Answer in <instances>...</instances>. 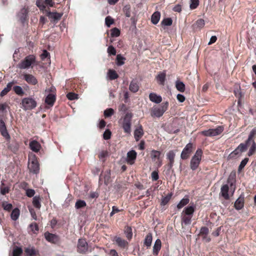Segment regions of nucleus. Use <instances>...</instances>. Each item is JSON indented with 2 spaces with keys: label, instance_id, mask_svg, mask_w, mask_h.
<instances>
[{
  "label": "nucleus",
  "instance_id": "a878e982",
  "mask_svg": "<svg viewBox=\"0 0 256 256\" xmlns=\"http://www.w3.org/2000/svg\"><path fill=\"white\" fill-rule=\"evenodd\" d=\"M115 241L116 244L122 248H125L128 245V242L120 237H116Z\"/></svg>",
  "mask_w": 256,
  "mask_h": 256
},
{
  "label": "nucleus",
  "instance_id": "0eeeda50",
  "mask_svg": "<svg viewBox=\"0 0 256 256\" xmlns=\"http://www.w3.org/2000/svg\"><path fill=\"white\" fill-rule=\"evenodd\" d=\"M224 130L222 126H218L214 128H210L204 130L202 134L206 136H214L220 134Z\"/></svg>",
  "mask_w": 256,
  "mask_h": 256
},
{
  "label": "nucleus",
  "instance_id": "a211bd4d",
  "mask_svg": "<svg viewBox=\"0 0 256 256\" xmlns=\"http://www.w3.org/2000/svg\"><path fill=\"white\" fill-rule=\"evenodd\" d=\"M30 148L33 152H38L41 148V145L36 140H33L30 143Z\"/></svg>",
  "mask_w": 256,
  "mask_h": 256
},
{
  "label": "nucleus",
  "instance_id": "9d476101",
  "mask_svg": "<svg viewBox=\"0 0 256 256\" xmlns=\"http://www.w3.org/2000/svg\"><path fill=\"white\" fill-rule=\"evenodd\" d=\"M192 150V143L188 144L182 150L180 157L183 160L187 159Z\"/></svg>",
  "mask_w": 256,
  "mask_h": 256
},
{
  "label": "nucleus",
  "instance_id": "f704fd0d",
  "mask_svg": "<svg viewBox=\"0 0 256 256\" xmlns=\"http://www.w3.org/2000/svg\"><path fill=\"white\" fill-rule=\"evenodd\" d=\"M20 210L18 208H16L12 210L10 217L13 220H16L18 219L20 216Z\"/></svg>",
  "mask_w": 256,
  "mask_h": 256
},
{
  "label": "nucleus",
  "instance_id": "423d86ee",
  "mask_svg": "<svg viewBox=\"0 0 256 256\" xmlns=\"http://www.w3.org/2000/svg\"><path fill=\"white\" fill-rule=\"evenodd\" d=\"M132 116V114L127 113L124 118L122 123V128L124 132L128 134H130L131 132V120Z\"/></svg>",
  "mask_w": 256,
  "mask_h": 256
},
{
  "label": "nucleus",
  "instance_id": "393cba45",
  "mask_svg": "<svg viewBox=\"0 0 256 256\" xmlns=\"http://www.w3.org/2000/svg\"><path fill=\"white\" fill-rule=\"evenodd\" d=\"M56 100V96L53 94H48L45 99V102L50 106H52Z\"/></svg>",
  "mask_w": 256,
  "mask_h": 256
},
{
  "label": "nucleus",
  "instance_id": "37998d69",
  "mask_svg": "<svg viewBox=\"0 0 256 256\" xmlns=\"http://www.w3.org/2000/svg\"><path fill=\"white\" fill-rule=\"evenodd\" d=\"M22 253V250L21 248L16 246L12 251V256H20Z\"/></svg>",
  "mask_w": 256,
  "mask_h": 256
},
{
  "label": "nucleus",
  "instance_id": "20e7f679",
  "mask_svg": "<svg viewBox=\"0 0 256 256\" xmlns=\"http://www.w3.org/2000/svg\"><path fill=\"white\" fill-rule=\"evenodd\" d=\"M168 106V102L162 104L160 106L154 107L152 109L151 116L153 117L160 118L167 110Z\"/></svg>",
  "mask_w": 256,
  "mask_h": 256
},
{
  "label": "nucleus",
  "instance_id": "bf43d9fd",
  "mask_svg": "<svg viewBox=\"0 0 256 256\" xmlns=\"http://www.w3.org/2000/svg\"><path fill=\"white\" fill-rule=\"evenodd\" d=\"M208 232V228L206 226H204L200 228V234L204 235V236H206Z\"/></svg>",
  "mask_w": 256,
  "mask_h": 256
},
{
  "label": "nucleus",
  "instance_id": "69168bd1",
  "mask_svg": "<svg viewBox=\"0 0 256 256\" xmlns=\"http://www.w3.org/2000/svg\"><path fill=\"white\" fill-rule=\"evenodd\" d=\"M10 187L9 186H5L4 188H0V194L2 195H4L6 194H8L10 192Z\"/></svg>",
  "mask_w": 256,
  "mask_h": 256
},
{
  "label": "nucleus",
  "instance_id": "9b49d317",
  "mask_svg": "<svg viewBox=\"0 0 256 256\" xmlns=\"http://www.w3.org/2000/svg\"><path fill=\"white\" fill-rule=\"evenodd\" d=\"M46 15L52 22H57L62 17L63 14L48 12Z\"/></svg>",
  "mask_w": 256,
  "mask_h": 256
},
{
  "label": "nucleus",
  "instance_id": "473e14b6",
  "mask_svg": "<svg viewBox=\"0 0 256 256\" xmlns=\"http://www.w3.org/2000/svg\"><path fill=\"white\" fill-rule=\"evenodd\" d=\"M41 198L39 196H36L33 198L32 204L38 209H40L41 207L40 204Z\"/></svg>",
  "mask_w": 256,
  "mask_h": 256
},
{
  "label": "nucleus",
  "instance_id": "3c124183",
  "mask_svg": "<svg viewBox=\"0 0 256 256\" xmlns=\"http://www.w3.org/2000/svg\"><path fill=\"white\" fill-rule=\"evenodd\" d=\"M67 98L70 100H74L78 99V94L74 92H69L66 94Z\"/></svg>",
  "mask_w": 256,
  "mask_h": 256
},
{
  "label": "nucleus",
  "instance_id": "dca6fc26",
  "mask_svg": "<svg viewBox=\"0 0 256 256\" xmlns=\"http://www.w3.org/2000/svg\"><path fill=\"white\" fill-rule=\"evenodd\" d=\"M136 152L134 150H132L127 153L126 162L130 164H132L136 158Z\"/></svg>",
  "mask_w": 256,
  "mask_h": 256
},
{
  "label": "nucleus",
  "instance_id": "4468645a",
  "mask_svg": "<svg viewBox=\"0 0 256 256\" xmlns=\"http://www.w3.org/2000/svg\"><path fill=\"white\" fill-rule=\"evenodd\" d=\"M0 132L1 134L6 140L10 139V136L8 132L5 122L2 120H0Z\"/></svg>",
  "mask_w": 256,
  "mask_h": 256
},
{
  "label": "nucleus",
  "instance_id": "7c9ffc66",
  "mask_svg": "<svg viewBox=\"0 0 256 256\" xmlns=\"http://www.w3.org/2000/svg\"><path fill=\"white\" fill-rule=\"evenodd\" d=\"M152 236L151 233L148 234L144 240V245L146 246L148 248L150 247L152 244Z\"/></svg>",
  "mask_w": 256,
  "mask_h": 256
},
{
  "label": "nucleus",
  "instance_id": "338daca9",
  "mask_svg": "<svg viewBox=\"0 0 256 256\" xmlns=\"http://www.w3.org/2000/svg\"><path fill=\"white\" fill-rule=\"evenodd\" d=\"M35 194V191L33 189H28L26 190V195L30 198L33 196Z\"/></svg>",
  "mask_w": 256,
  "mask_h": 256
},
{
  "label": "nucleus",
  "instance_id": "c9c22d12",
  "mask_svg": "<svg viewBox=\"0 0 256 256\" xmlns=\"http://www.w3.org/2000/svg\"><path fill=\"white\" fill-rule=\"evenodd\" d=\"M176 89L180 92H184L185 90V84L180 81H176Z\"/></svg>",
  "mask_w": 256,
  "mask_h": 256
},
{
  "label": "nucleus",
  "instance_id": "a18cd8bd",
  "mask_svg": "<svg viewBox=\"0 0 256 256\" xmlns=\"http://www.w3.org/2000/svg\"><path fill=\"white\" fill-rule=\"evenodd\" d=\"M125 60V58L122 56L121 54H118L116 56V64L118 66H120L124 64V60Z\"/></svg>",
  "mask_w": 256,
  "mask_h": 256
},
{
  "label": "nucleus",
  "instance_id": "f03ea898",
  "mask_svg": "<svg viewBox=\"0 0 256 256\" xmlns=\"http://www.w3.org/2000/svg\"><path fill=\"white\" fill-rule=\"evenodd\" d=\"M28 168L30 171L33 174H36L38 173L40 166L35 154H32L29 156Z\"/></svg>",
  "mask_w": 256,
  "mask_h": 256
},
{
  "label": "nucleus",
  "instance_id": "13d9d810",
  "mask_svg": "<svg viewBox=\"0 0 256 256\" xmlns=\"http://www.w3.org/2000/svg\"><path fill=\"white\" fill-rule=\"evenodd\" d=\"M198 0H190V8L192 10L195 9L198 6Z\"/></svg>",
  "mask_w": 256,
  "mask_h": 256
},
{
  "label": "nucleus",
  "instance_id": "ddd939ff",
  "mask_svg": "<svg viewBox=\"0 0 256 256\" xmlns=\"http://www.w3.org/2000/svg\"><path fill=\"white\" fill-rule=\"evenodd\" d=\"M44 238L47 241L54 244L57 243L60 240L57 235L48 232L44 233Z\"/></svg>",
  "mask_w": 256,
  "mask_h": 256
},
{
  "label": "nucleus",
  "instance_id": "2eb2a0df",
  "mask_svg": "<svg viewBox=\"0 0 256 256\" xmlns=\"http://www.w3.org/2000/svg\"><path fill=\"white\" fill-rule=\"evenodd\" d=\"M196 209V206L194 203L190 204V205L184 208L182 214L192 216Z\"/></svg>",
  "mask_w": 256,
  "mask_h": 256
},
{
  "label": "nucleus",
  "instance_id": "39448f33",
  "mask_svg": "<svg viewBox=\"0 0 256 256\" xmlns=\"http://www.w3.org/2000/svg\"><path fill=\"white\" fill-rule=\"evenodd\" d=\"M35 62V56L32 54L29 55L18 64V68L20 69H28Z\"/></svg>",
  "mask_w": 256,
  "mask_h": 256
},
{
  "label": "nucleus",
  "instance_id": "680f3d73",
  "mask_svg": "<svg viewBox=\"0 0 256 256\" xmlns=\"http://www.w3.org/2000/svg\"><path fill=\"white\" fill-rule=\"evenodd\" d=\"M108 52L110 55L115 56L116 54V50L113 46H110L108 48Z\"/></svg>",
  "mask_w": 256,
  "mask_h": 256
},
{
  "label": "nucleus",
  "instance_id": "79ce46f5",
  "mask_svg": "<svg viewBox=\"0 0 256 256\" xmlns=\"http://www.w3.org/2000/svg\"><path fill=\"white\" fill-rule=\"evenodd\" d=\"M86 206V202L83 200H78L75 204V208L80 209L85 207Z\"/></svg>",
  "mask_w": 256,
  "mask_h": 256
},
{
  "label": "nucleus",
  "instance_id": "ea45409f",
  "mask_svg": "<svg viewBox=\"0 0 256 256\" xmlns=\"http://www.w3.org/2000/svg\"><path fill=\"white\" fill-rule=\"evenodd\" d=\"M192 216H187L184 214L182 216V222L186 225L190 224L191 223V220Z\"/></svg>",
  "mask_w": 256,
  "mask_h": 256
},
{
  "label": "nucleus",
  "instance_id": "6e6d98bb",
  "mask_svg": "<svg viewBox=\"0 0 256 256\" xmlns=\"http://www.w3.org/2000/svg\"><path fill=\"white\" fill-rule=\"evenodd\" d=\"M114 22V20L110 16H108L106 18L105 23L108 27H110Z\"/></svg>",
  "mask_w": 256,
  "mask_h": 256
},
{
  "label": "nucleus",
  "instance_id": "72a5a7b5",
  "mask_svg": "<svg viewBox=\"0 0 256 256\" xmlns=\"http://www.w3.org/2000/svg\"><path fill=\"white\" fill-rule=\"evenodd\" d=\"M130 90L133 92H136L139 89V86L137 82L135 81H132L129 86Z\"/></svg>",
  "mask_w": 256,
  "mask_h": 256
},
{
  "label": "nucleus",
  "instance_id": "7ed1b4c3",
  "mask_svg": "<svg viewBox=\"0 0 256 256\" xmlns=\"http://www.w3.org/2000/svg\"><path fill=\"white\" fill-rule=\"evenodd\" d=\"M202 154V150L198 149L195 152L194 156L192 157L190 162V166L192 170H196L199 166Z\"/></svg>",
  "mask_w": 256,
  "mask_h": 256
},
{
  "label": "nucleus",
  "instance_id": "49530a36",
  "mask_svg": "<svg viewBox=\"0 0 256 256\" xmlns=\"http://www.w3.org/2000/svg\"><path fill=\"white\" fill-rule=\"evenodd\" d=\"M36 5L40 10H44L46 8L44 0H36Z\"/></svg>",
  "mask_w": 256,
  "mask_h": 256
},
{
  "label": "nucleus",
  "instance_id": "de8ad7c7",
  "mask_svg": "<svg viewBox=\"0 0 256 256\" xmlns=\"http://www.w3.org/2000/svg\"><path fill=\"white\" fill-rule=\"evenodd\" d=\"M172 20L171 18H166L164 19L161 22V24L164 26H170L172 24Z\"/></svg>",
  "mask_w": 256,
  "mask_h": 256
},
{
  "label": "nucleus",
  "instance_id": "603ef678",
  "mask_svg": "<svg viewBox=\"0 0 256 256\" xmlns=\"http://www.w3.org/2000/svg\"><path fill=\"white\" fill-rule=\"evenodd\" d=\"M114 114V110L112 108H107L104 111V116L106 117H110Z\"/></svg>",
  "mask_w": 256,
  "mask_h": 256
},
{
  "label": "nucleus",
  "instance_id": "6ab92c4d",
  "mask_svg": "<svg viewBox=\"0 0 256 256\" xmlns=\"http://www.w3.org/2000/svg\"><path fill=\"white\" fill-rule=\"evenodd\" d=\"M244 196L240 195L234 202V207L238 210H241L244 206Z\"/></svg>",
  "mask_w": 256,
  "mask_h": 256
},
{
  "label": "nucleus",
  "instance_id": "a19ab883",
  "mask_svg": "<svg viewBox=\"0 0 256 256\" xmlns=\"http://www.w3.org/2000/svg\"><path fill=\"white\" fill-rule=\"evenodd\" d=\"M256 134V128H254L250 132V134L248 136V138L246 141V143L247 144H248L251 141H254L253 140L254 136Z\"/></svg>",
  "mask_w": 256,
  "mask_h": 256
},
{
  "label": "nucleus",
  "instance_id": "b1692460",
  "mask_svg": "<svg viewBox=\"0 0 256 256\" xmlns=\"http://www.w3.org/2000/svg\"><path fill=\"white\" fill-rule=\"evenodd\" d=\"M228 190L229 187L228 184L222 186L220 188L221 194L226 200H228L229 198V196L228 194Z\"/></svg>",
  "mask_w": 256,
  "mask_h": 256
},
{
  "label": "nucleus",
  "instance_id": "f257e3e1",
  "mask_svg": "<svg viewBox=\"0 0 256 256\" xmlns=\"http://www.w3.org/2000/svg\"><path fill=\"white\" fill-rule=\"evenodd\" d=\"M20 108L24 111L30 110L35 108L37 106V102L32 97L24 98L20 104Z\"/></svg>",
  "mask_w": 256,
  "mask_h": 256
},
{
  "label": "nucleus",
  "instance_id": "f3484780",
  "mask_svg": "<svg viewBox=\"0 0 256 256\" xmlns=\"http://www.w3.org/2000/svg\"><path fill=\"white\" fill-rule=\"evenodd\" d=\"M24 78L30 84L36 85L38 82L36 78L30 74H24Z\"/></svg>",
  "mask_w": 256,
  "mask_h": 256
},
{
  "label": "nucleus",
  "instance_id": "4d7b16f0",
  "mask_svg": "<svg viewBox=\"0 0 256 256\" xmlns=\"http://www.w3.org/2000/svg\"><path fill=\"white\" fill-rule=\"evenodd\" d=\"M167 158L170 161H174L175 153L173 150H170L166 154Z\"/></svg>",
  "mask_w": 256,
  "mask_h": 256
},
{
  "label": "nucleus",
  "instance_id": "aec40b11",
  "mask_svg": "<svg viewBox=\"0 0 256 256\" xmlns=\"http://www.w3.org/2000/svg\"><path fill=\"white\" fill-rule=\"evenodd\" d=\"M16 83V82L14 80H12V82H8L6 86L0 92V96L1 97H3L5 95H6L10 90L14 84Z\"/></svg>",
  "mask_w": 256,
  "mask_h": 256
},
{
  "label": "nucleus",
  "instance_id": "58836bf2",
  "mask_svg": "<svg viewBox=\"0 0 256 256\" xmlns=\"http://www.w3.org/2000/svg\"><path fill=\"white\" fill-rule=\"evenodd\" d=\"M13 90L16 94L20 96H23L24 94L22 87L18 86H14L13 87Z\"/></svg>",
  "mask_w": 256,
  "mask_h": 256
},
{
  "label": "nucleus",
  "instance_id": "0e129e2a",
  "mask_svg": "<svg viewBox=\"0 0 256 256\" xmlns=\"http://www.w3.org/2000/svg\"><path fill=\"white\" fill-rule=\"evenodd\" d=\"M110 136L111 132L108 129L106 130L103 134L104 138L106 140H108L110 138Z\"/></svg>",
  "mask_w": 256,
  "mask_h": 256
},
{
  "label": "nucleus",
  "instance_id": "2f4dec72",
  "mask_svg": "<svg viewBox=\"0 0 256 256\" xmlns=\"http://www.w3.org/2000/svg\"><path fill=\"white\" fill-rule=\"evenodd\" d=\"M160 12H154L152 16V18H151L152 22L154 24H157L160 20Z\"/></svg>",
  "mask_w": 256,
  "mask_h": 256
},
{
  "label": "nucleus",
  "instance_id": "c03bdc74",
  "mask_svg": "<svg viewBox=\"0 0 256 256\" xmlns=\"http://www.w3.org/2000/svg\"><path fill=\"white\" fill-rule=\"evenodd\" d=\"M108 75L110 78V79L111 80H114L118 78V74L114 70H110L108 72Z\"/></svg>",
  "mask_w": 256,
  "mask_h": 256
},
{
  "label": "nucleus",
  "instance_id": "5701e85b",
  "mask_svg": "<svg viewBox=\"0 0 256 256\" xmlns=\"http://www.w3.org/2000/svg\"><path fill=\"white\" fill-rule=\"evenodd\" d=\"M144 134L142 126H140L134 132V136L136 141H138Z\"/></svg>",
  "mask_w": 256,
  "mask_h": 256
},
{
  "label": "nucleus",
  "instance_id": "c756f323",
  "mask_svg": "<svg viewBox=\"0 0 256 256\" xmlns=\"http://www.w3.org/2000/svg\"><path fill=\"white\" fill-rule=\"evenodd\" d=\"M166 74L164 72H160L156 76V80L160 85H164Z\"/></svg>",
  "mask_w": 256,
  "mask_h": 256
},
{
  "label": "nucleus",
  "instance_id": "cd10ccee",
  "mask_svg": "<svg viewBox=\"0 0 256 256\" xmlns=\"http://www.w3.org/2000/svg\"><path fill=\"white\" fill-rule=\"evenodd\" d=\"M162 242L161 240L160 239H157L154 244L153 246V254H154L157 255L159 250L161 248Z\"/></svg>",
  "mask_w": 256,
  "mask_h": 256
},
{
  "label": "nucleus",
  "instance_id": "864d4df0",
  "mask_svg": "<svg viewBox=\"0 0 256 256\" xmlns=\"http://www.w3.org/2000/svg\"><path fill=\"white\" fill-rule=\"evenodd\" d=\"M204 24H205L204 20L202 18H200V19L197 20V21L196 22V24H195L197 28H203L204 26Z\"/></svg>",
  "mask_w": 256,
  "mask_h": 256
},
{
  "label": "nucleus",
  "instance_id": "412c9836",
  "mask_svg": "<svg viewBox=\"0 0 256 256\" xmlns=\"http://www.w3.org/2000/svg\"><path fill=\"white\" fill-rule=\"evenodd\" d=\"M149 98L150 101L156 104H160L162 101L161 96L157 95L154 92H152L149 94Z\"/></svg>",
  "mask_w": 256,
  "mask_h": 256
},
{
  "label": "nucleus",
  "instance_id": "e2e57ef3",
  "mask_svg": "<svg viewBox=\"0 0 256 256\" xmlns=\"http://www.w3.org/2000/svg\"><path fill=\"white\" fill-rule=\"evenodd\" d=\"M171 198V194L166 196L162 200L161 204L164 206L168 203Z\"/></svg>",
  "mask_w": 256,
  "mask_h": 256
},
{
  "label": "nucleus",
  "instance_id": "6e6552de",
  "mask_svg": "<svg viewBox=\"0 0 256 256\" xmlns=\"http://www.w3.org/2000/svg\"><path fill=\"white\" fill-rule=\"evenodd\" d=\"M248 144L246 143L240 144L232 152L229 154L230 158H235L239 156L242 152L247 150Z\"/></svg>",
  "mask_w": 256,
  "mask_h": 256
},
{
  "label": "nucleus",
  "instance_id": "09e8293b",
  "mask_svg": "<svg viewBox=\"0 0 256 256\" xmlns=\"http://www.w3.org/2000/svg\"><path fill=\"white\" fill-rule=\"evenodd\" d=\"M124 12L126 16L128 18L130 16V7L129 5H126L123 8Z\"/></svg>",
  "mask_w": 256,
  "mask_h": 256
},
{
  "label": "nucleus",
  "instance_id": "774afa93",
  "mask_svg": "<svg viewBox=\"0 0 256 256\" xmlns=\"http://www.w3.org/2000/svg\"><path fill=\"white\" fill-rule=\"evenodd\" d=\"M32 230L34 232H38V224L34 222L32 223L30 226Z\"/></svg>",
  "mask_w": 256,
  "mask_h": 256
},
{
  "label": "nucleus",
  "instance_id": "e433bc0d",
  "mask_svg": "<svg viewBox=\"0 0 256 256\" xmlns=\"http://www.w3.org/2000/svg\"><path fill=\"white\" fill-rule=\"evenodd\" d=\"M252 144V146L249 150V151L248 153V155L250 156H252L256 150V144L254 141H251V142L248 144V146H250V144Z\"/></svg>",
  "mask_w": 256,
  "mask_h": 256
},
{
  "label": "nucleus",
  "instance_id": "052dcab7",
  "mask_svg": "<svg viewBox=\"0 0 256 256\" xmlns=\"http://www.w3.org/2000/svg\"><path fill=\"white\" fill-rule=\"evenodd\" d=\"M248 158H245L244 159L240 162V164L239 165V166H238V170H242V169H243L244 168V167L245 166L246 164L248 163Z\"/></svg>",
  "mask_w": 256,
  "mask_h": 256
},
{
  "label": "nucleus",
  "instance_id": "5fc2aeb1",
  "mask_svg": "<svg viewBox=\"0 0 256 256\" xmlns=\"http://www.w3.org/2000/svg\"><path fill=\"white\" fill-rule=\"evenodd\" d=\"M4 209L7 211H10L12 208V206L11 204H8L6 202H4L2 204Z\"/></svg>",
  "mask_w": 256,
  "mask_h": 256
},
{
  "label": "nucleus",
  "instance_id": "c85d7f7f",
  "mask_svg": "<svg viewBox=\"0 0 256 256\" xmlns=\"http://www.w3.org/2000/svg\"><path fill=\"white\" fill-rule=\"evenodd\" d=\"M28 14V10L26 8H22L18 13V16L22 22H24Z\"/></svg>",
  "mask_w": 256,
  "mask_h": 256
},
{
  "label": "nucleus",
  "instance_id": "f8f14e48",
  "mask_svg": "<svg viewBox=\"0 0 256 256\" xmlns=\"http://www.w3.org/2000/svg\"><path fill=\"white\" fill-rule=\"evenodd\" d=\"M160 152L156 150H152L150 152V158L153 162H158V166L162 164V160L160 158Z\"/></svg>",
  "mask_w": 256,
  "mask_h": 256
},
{
  "label": "nucleus",
  "instance_id": "8fccbe9b",
  "mask_svg": "<svg viewBox=\"0 0 256 256\" xmlns=\"http://www.w3.org/2000/svg\"><path fill=\"white\" fill-rule=\"evenodd\" d=\"M120 34V30L116 28H113L111 30V36L112 37H117Z\"/></svg>",
  "mask_w": 256,
  "mask_h": 256
},
{
  "label": "nucleus",
  "instance_id": "bb28decb",
  "mask_svg": "<svg viewBox=\"0 0 256 256\" xmlns=\"http://www.w3.org/2000/svg\"><path fill=\"white\" fill-rule=\"evenodd\" d=\"M190 202L189 197L188 196H185L184 197L180 200L179 203L177 204V208L180 210L188 204Z\"/></svg>",
  "mask_w": 256,
  "mask_h": 256
},
{
  "label": "nucleus",
  "instance_id": "4be33fe9",
  "mask_svg": "<svg viewBox=\"0 0 256 256\" xmlns=\"http://www.w3.org/2000/svg\"><path fill=\"white\" fill-rule=\"evenodd\" d=\"M24 252L26 256H36L38 251L33 246H28L25 248Z\"/></svg>",
  "mask_w": 256,
  "mask_h": 256
},
{
  "label": "nucleus",
  "instance_id": "4c0bfd02",
  "mask_svg": "<svg viewBox=\"0 0 256 256\" xmlns=\"http://www.w3.org/2000/svg\"><path fill=\"white\" fill-rule=\"evenodd\" d=\"M124 234L126 238L128 240H130L132 237V229L130 226H126L124 228Z\"/></svg>",
  "mask_w": 256,
  "mask_h": 256
},
{
  "label": "nucleus",
  "instance_id": "1a4fd4ad",
  "mask_svg": "<svg viewBox=\"0 0 256 256\" xmlns=\"http://www.w3.org/2000/svg\"><path fill=\"white\" fill-rule=\"evenodd\" d=\"M78 252L85 254L88 250V244L85 239L80 238L78 243Z\"/></svg>",
  "mask_w": 256,
  "mask_h": 256
}]
</instances>
